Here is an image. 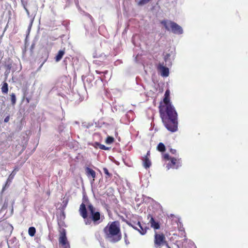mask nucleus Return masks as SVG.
I'll return each instance as SVG.
<instances>
[{
	"mask_svg": "<svg viewBox=\"0 0 248 248\" xmlns=\"http://www.w3.org/2000/svg\"><path fill=\"white\" fill-rule=\"evenodd\" d=\"M36 232V229L33 227H31L29 228L28 233L31 236H33Z\"/></svg>",
	"mask_w": 248,
	"mask_h": 248,
	"instance_id": "nucleus-20",
	"label": "nucleus"
},
{
	"mask_svg": "<svg viewBox=\"0 0 248 248\" xmlns=\"http://www.w3.org/2000/svg\"><path fill=\"white\" fill-rule=\"evenodd\" d=\"M167 246H168V248H170V247H169V246H168V245H167Z\"/></svg>",
	"mask_w": 248,
	"mask_h": 248,
	"instance_id": "nucleus-42",
	"label": "nucleus"
},
{
	"mask_svg": "<svg viewBox=\"0 0 248 248\" xmlns=\"http://www.w3.org/2000/svg\"><path fill=\"white\" fill-rule=\"evenodd\" d=\"M103 171L105 174H106L108 176V178H110L111 176V174H110L108 170L106 168H103Z\"/></svg>",
	"mask_w": 248,
	"mask_h": 248,
	"instance_id": "nucleus-25",
	"label": "nucleus"
},
{
	"mask_svg": "<svg viewBox=\"0 0 248 248\" xmlns=\"http://www.w3.org/2000/svg\"><path fill=\"white\" fill-rule=\"evenodd\" d=\"M99 148L102 150H107L108 149V147H106L104 145L99 144Z\"/></svg>",
	"mask_w": 248,
	"mask_h": 248,
	"instance_id": "nucleus-27",
	"label": "nucleus"
},
{
	"mask_svg": "<svg viewBox=\"0 0 248 248\" xmlns=\"http://www.w3.org/2000/svg\"><path fill=\"white\" fill-rule=\"evenodd\" d=\"M149 155V151L147 153V155Z\"/></svg>",
	"mask_w": 248,
	"mask_h": 248,
	"instance_id": "nucleus-37",
	"label": "nucleus"
},
{
	"mask_svg": "<svg viewBox=\"0 0 248 248\" xmlns=\"http://www.w3.org/2000/svg\"><path fill=\"white\" fill-rule=\"evenodd\" d=\"M167 246H168V248H170V247H169V246H168V245H167Z\"/></svg>",
	"mask_w": 248,
	"mask_h": 248,
	"instance_id": "nucleus-41",
	"label": "nucleus"
},
{
	"mask_svg": "<svg viewBox=\"0 0 248 248\" xmlns=\"http://www.w3.org/2000/svg\"><path fill=\"white\" fill-rule=\"evenodd\" d=\"M83 200H84V202H85V203H89V201H88V199H86L85 198H83Z\"/></svg>",
	"mask_w": 248,
	"mask_h": 248,
	"instance_id": "nucleus-34",
	"label": "nucleus"
},
{
	"mask_svg": "<svg viewBox=\"0 0 248 248\" xmlns=\"http://www.w3.org/2000/svg\"><path fill=\"white\" fill-rule=\"evenodd\" d=\"M157 149L158 151L163 152L165 151L166 147L163 143L160 142L157 146Z\"/></svg>",
	"mask_w": 248,
	"mask_h": 248,
	"instance_id": "nucleus-18",
	"label": "nucleus"
},
{
	"mask_svg": "<svg viewBox=\"0 0 248 248\" xmlns=\"http://www.w3.org/2000/svg\"><path fill=\"white\" fill-rule=\"evenodd\" d=\"M151 0H140L138 2V4L140 6H142L148 3Z\"/></svg>",
	"mask_w": 248,
	"mask_h": 248,
	"instance_id": "nucleus-23",
	"label": "nucleus"
},
{
	"mask_svg": "<svg viewBox=\"0 0 248 248\" xmlns=\"http://www.w3.org/2000/svg\"><path fill=\"white\" fill-rule=\"evenodd\" d=\"M65 53V51L64 50H60L59 51L57 55H56V57H55V61L57 62H59L61 59L62 58L63 55Z\"/></svg>",
	"mask_w": 248,
	"mask_h": 248,
	"instance_id": "nucleus-16",
	"label": "nucleus"
},
{
	"mask_svg": "<svg viewBox=\"0 0 248 248\" xmlns=\"http://www.w3.org/2000/svg\"><path fill=\"white\" fill-rule=\"evenodd\" d=\"M124 241L126 245H128L129 243L127 239V234L126 233H124Z\"/></svg>",
	"mask_w": 248,
	"mask_h": 248,
	"instance_id": "nucleus-30",
	"label": "nucleus"
},
{
	"mask_svg": "<svg viewBox=\"0 0 248 248\" xmlns=\"http://www.w3.org/2000/svg\"><path fill=\"white\" fill-rule=\"evenodd\" d=\"M79 212L80 216L85 220L88 217L85 203L82 202L80 204Z\"/></svg>",
	"mask_w": 248,
	"mask_h": 248,
	"instance_id": "nucleus-10",
	"label": "nucleus"
},
{
	"mask_svg": "<svg viewBox=\"0 0 248 248\" xmlns=\"http://www.w3.org/2000/svg\"><path fill=\"white\" fill-rule=\"evenodd\" d=\"M170 151L172 154H175L176 153V150L175 149L170 148Z\"/></svg>",
	"mask_w": 248,
	"mask_h": 248,
	"instance_id": "nucleus-32",
	"label": "nucleus"
},
{
	"mask_svg": "<svg viewBox=\"0 0 248 248\" xmlns=\"http://www.w3.org/2000/svg\"><path fill=\"white\" fill-rule=\"evenodd\" d=\"M105 238L109 242L115 243L122 238L120 223L118 221L109 222L104 229Z\"/></svg>",
	"mask_w": 248,
	"mask_h": 248,
	"instance_id": "nucleus-2",
	"label": "nucleus"
},
{
	"mask_svg": "<svg viewBox=\"0 0 248 248\" xmlns=\"http://www.w3.org/2000/svg\"><path fill=\"white\" fill-rule=\"evenodd\" d=\"M22 5L23 6L24 9H25V10L26 11V12L27 13L28 16L29 17L31 18L30 23V24L29 25L28 29V32H30V30L31 29V28L33 22L34 21L35 16V13L32 14L31 16L28 9L26 7V4L23 1H22Z\"/></svg>",
	"mask_w": 248,
	"mask_h": 248,
	"instance_id": "nucleus-7",
	"label": "nucleus"
},
{
	"mask_svg": "<svg viewBox=\"0 0 248 248\" xmlns=\"http://www.w3.org/2000/svg\"><path fill=\"white\" fill-rule=\"evenodd\" d=\"M95 72H96V73L97 74H98L100 75V74H104V75L105 74H107V73H108V71H104V72H100V71H98V70H96V71H95Z\"/></svg>",
	"mask_w": 248,
	"mask_h": 248,
	"instance_id": "nucleus-29",
	"label": "nucleus"
},
{
	"mask_svg": "<svg viewBox=\"0 0 248 248\" xmlns=\"http://www.w3.org/2000/svg\"><path fill=\"white\" fill-rule=\"evenodd\" d=\"M181 164L179 162H177L176 158L174 157L170 158V163L168 164L167 166V168L168 170H169L170 168L173 169H178L180 166H181Z\"/></svg>",
	"mask_w": 248,
	"mask_h": 248,
	"instance_id": "nucleus-8",
	"label": "nucleus"
},
{
	"mask_svg": "<svg viewBox=\"0 0 248 248\" xmlns=\"http://www.w3.org/2000/svg\"><path fill=\"white\" fill-rule=\"evenodd\" d=\"M149 222L151 224V227L155 229V230H157L160 228V225L158 222H156L153 217H151L150 220Z\"/></svg>",
	"mask_w": 248,
	"mask_h": 248,
	"instance_id": "nucleus-13",
	"label": "nucleus"
},
{
	"mask_svg": "<svg viewBox=\"0 0 248 248\" xmlns=\"http://www.w3.org/2000/svg\"><path fill=\"white\" fill-rule=\"evenodd\" d=\"M15 175H16V172H15V171H13L9 175V176L7 179V184L9 182L11 183L12 182V181L13 179L14 178Z\"/></svg>",
	"mask_w": 248,
	"mask_h": 248,
	"instance_id": "nucleus-21",
	"label": "nucleus"
},
{
	"mask_svg": "<svg viewBox=\"0 0 248 248\" xmlns=\"http://www.w3.org/2000/svg\"><path fill=\"white\" fill-rule=\"evenodd\" d=\"M59 242V244H61L62 246H63L64 248H70V244L67 241L65 230H62V231L61 232Z\"/></svg>",
	"mask_w": 248,
	"mask_h": 248,
	"instance_id": "nucleus-6",
	"label": "nucleus"
},
{
	"mask_svg": "<svg viewBox=\"0 0 248 248\" xmlns=\"http://www.w3.org/2000/svg\"><path fill=\"white\" fill-rule=\"evenodd\" d=\"M9 119H10V116H9V115H8V116H7L5 118V119H4V122L5 123H7V122H8V121H9Z\"/></svg>",
	"mask_w": 248,
	"mask_h": 248,
	"instance_id": "nucleus-31",
	"label": "nucleus"
},
{
	"mask_svg": "<svg viewBox=\"0 0 248 248\" xmlns=\"http://www.w3.org/2000/svg\"><path fill=\"white\" fill-rule=\"evenodd\" d=\"M67 0V2H69V1L70 0Z\"/></svg>",
	"mask_w": 248,
	"mask_h": 248,
	"instance_id": "nucleus-40",
	"label": "nucleus"
},
{
	"mask_svg": "<svg viewBox=\"0 0 248 248\" xmlns=\"http://www.w3.org/2000/svg\"><path fill=\"white\" fill-rule=\"evenodd\" d=\"M85 171L86 174L88 177L90 178L91 177L93 178V180L91 181V183H93L96 176V173L95 171L89 167H86L85 169Z\"/></svg>",
	"mask_w": 248,
	"mask_h": 248,
	"instance_id": "nucleus-11",
	"label": "nucleus"
},
{
	"mask_svg": "<svg viewBox=\"0 0 248 248\" xmlns=\"http://www.w3.org/2000/svg\"><path fill=\"white\" fill-rule=\"evenodd\" d=\"M159 113L162 121L168 130L175 132L178 130V114L173 106L171 104L160 105Z\"/></svg>",
	"mask_w": 248,
	"mask_h": 248,
	"instance_id": "nucleus-1",
	"label": "nucleus"
},
{
	"mask_svg": "<svg viewBox=\"0 0 248 248\" xmlns=\"http://www.w3.org/2000/svg\"><path fill=\"white\" fill-rule=\"evenodd\" d=\"M8 91V85L6 82H4L1 87V92L3 93H7Z\"/></svg>",
	"mask_w": 248,
	"mask_h": 248,
	"instance_id": "nucleus-17",
	"label": "nucleus"
},
{
	"mask_svg": "<svg viewBox=\"0 0 248 248\" xmlns=\"http://www.w3.org/2000/svg\"><path fill=\"white\" fill-rule=\"evenodd\" d=\"M86 16L88 17H89L90 18L91 20L92 21V16L90 15H89V14H87Z\"/></svg>",
	"mask_w": 248,
	"mask_h": 248,
	"instance_id": "nucleus-33",
	"label": "nucleus"
},
{
	"mask_svg": "<svg viewBox=\"0 0 248 248\" xmlns=\"http://www.w3.org/2000/svg\"><path fill=\"white\" fill-rule=\"evenodd\" d=\"M151 165V162L149 159L146 156L143 159V166L145 169L150 168Z\"/></svg>",
	"mask_w": 248,
	"mask_h": 248,
	"instance_id": "nucleus-15",
	"label": "nucleus"
},
{
	"mask_svg": "<svg viewBox=\"0 0 248 248\" xmlns=\"http://www.w3.org/2000/svg\"><path fill=\"white\" fill-rule=\"evenodd\" d=\"M161 23L167 30L169 31H171L174 34L180 35L182 34L184 32L182 27L173 21L163 20Z\"/></svg>",
	"mask_w": 248,
	"mask_h": 248,
	"instance_id": "nucleus-4",
	"label": "nucleus"
},
{
	"mask_svg": "<svg viewBox=\"0 0 248 248\" xmlns=\"http://www.w3.org/2000/svg\"><path fill=\"white\" fill-rule=\"evenodd\" d=\"M170 91L169 90H167L166 91L165 94H164V98L163 99V102L164 103V105L171 104V102L170 101Z\"/></svg>",
	"mask_w": 248,
	"mask_h": 248,
	"instance_id": "nucleus-14",
	"label": "nucleus"
},
{
	"mask_svg": "<svg viewBox=\"0 0 248 248\" xmlns=\"http://www.w3.org/2000/svg\"><path fill=\"white\" fill-rule=\"evenodd\" d=\"M27 102H29V99H27Z\"/></svg>",
	"mask_w": 248,
	"mask_h": 248,
	"instance_id": "nucleus-38",
	"label": "nucleus"
},
{
	"mask_svg": "<svg viewBox=\"0 0 248 248\" xmlns=\"http://www.w3.org/2000/svg\"><path fill=\"white\" fill-rule=\"evenodd\" d=\"M163 158L166 160H169L170 159V155L168 154H164L163 155Z\"/></svg>",
	"mask_w": 248,
	"mask_h": 248,
	"instance_id": "nucleus-28",
	"label": "nucleus"
},
{
	"mask_svg": "<svg viewBox=\"0 0 248 248\" xmlns=\"http://www.w3.org/2000/svg\"><path fill=\"white\" fill-rule=\"evenodd\" d=\"M181 232L184 231L183 229L182 230H181Z\"/></svg>",
	"mask_w": 248,
	"mask_h": 248,
	"instance_id": "nucleus-39",
	"label": "nucleus"
},
{
	"mask_svg": "<svg viewBox=\"0 0 248 248\" xmlns=\"http://www.w3.org/2000/svg\"><path fill=\"white\" fill-rule=\"evenodd\" d=\"M170 55L169 53L166 54L164 56V61L166 62V64L168 65H171V64L170 59Z\"/></svg>",
	"mask_w": 248,
	"mask_h": 248,
	"instance_id": "nucleus-19",
	"label": "nucleus"
},
{
	"mask_svg": "<svg viewBox=\"0 0 248 248\" xmlns=\"http://www.w3.org/2000/svg\"><path fill=\"white\" fill-rule=\"evenodd\" d=\"M18 170V169L17 167H16L15 168V169H14V170L13 171H15V172H16V171H17Z\"/></svg>",
	"mask_w": 248,
	"mask_h": 248,
	"instance_id": "nucleus-35",
	"label": "nucleus"
},
{
	"mask_svg": "<svg viewBox=\"0 0 248 248\" xmlns=\"http://www.w3.org/2000/svg\"><path fill=\"white\" fill-rule=\"evenodd\" d=\"M88 209L90 212V216L84 220V223L86 225H91L93 223L94 225H98L102 222L104 219V217L101 216L100 214L98 211H95L94 207L93 205L89 203L88 205Z\"/></svg>",
	"mask_w": 248,
	"mask_h": 248,
	"instance_id": "nucleus-3",
	"label": "nucleus"
},
{
	"mask_svg": "<svg viewBox=\"0 0 248 248\" xmlns=\"http://www.w3.org/2000/svg\"><path fill=\"white\" fill-rule=\"evenodd\" d=\"M11 102L13 105H15L16 102V97L15 93H12L11 95Z\"/></svg>",
	"mask_w": 248,
	"mask_h": 248,
	"instance_id": "nucleus-24",
	"label": "nucleus"
},
{
	"mask_svg": "<svg viewBox=\"0 0 248 248\" xmlns=\"http://www.w3.org/2000/svg\"><path fill=\"white\" fill-rule=\"evenodd\" d=\"M158 69L161 72V76L167 77L169 75V69L168 67L164 66L163 64L159 63L158 66Z\"/></svg>",
	"mask_w": 248,
	"mask_h": 248,
	"instance_id": "nucleus-9",
	"label": "nucleus"
},
{
	"mask_svg": "<svg viewBox=\"0 0 248 248\" xmlns=\"http://www.w3.org/2000/svg\"><path fill=\"white\" fill-rule=\"evenodd\" d=\"M136 225L138 226L137 231L141 234L144 235L146 233L147 227L144 225L141 224L140 221H138Z\"/></svg>",
	"mask_w": 248,
	"mask_h": 248,
	"instance_id": "nucleus-12",
	"label": "nucleus"
},
{
	"mask_svg": "<svg viewBox=\"0 0 248 248\" xmlns=\"http://www.w3.org/2000/svg\"><path fill=\"white\" fill-rule=\"evenodd\" d=\"M128 225L131 227H132L134 229L137 230L138 226L136 225L137 223H134V224H132V223H127Z\"/></svg>",
	"mask_w": 248,
	"mask_h": 248,
	"instance_id": "nucleus-26",
	"label": "nucleus"
},
{
	"mask_svg": "<svg viewBox=\"0 0 248 248\" xmlns=\"http://www.w3.org/2000/svg\"><path fill=\"white\" fill-rule=\"evenodd\" d=\"M114 141V138L112 137L108 136L106 140V143L108 144H111Z\"/></svg>",
	"mask_w": 248,
	"mask_h": 248,
	"instance_id": "nucleus-22",
	"label": "nucleus"
},
{
	"mask_svg": "<svg viewBox=\"0 0 248 248\" xmlns=\"http://www.w3.org/2000/svg\"><path fill=\"white\" fill-rule=\"evenodd\" d=\"M166 243L165 237L163 234L155 233L154 245L155 248H161Z\"/></svg>",
	"mask_w": 248,
	"mask_h": 248,
	"instance_id": "nucleus-5",
	"label": "nucleus"
},
{
	"mask_svg": "<svg viewBox=\"0 0 248 248\" xmlns=\"http://www.w3.org/2000/svg\"><path fill=\"white\" fill-rule=\"evenodd\" d=\"M98 78H100V79H101V80H103V77H102V76H101V77H98Z\"/></svg>",
	"mask_w": 248,
	"mask_h": 248,
	"instance_id": "nucleus-36",
	"label": "nucleus"
}]
</instances>
